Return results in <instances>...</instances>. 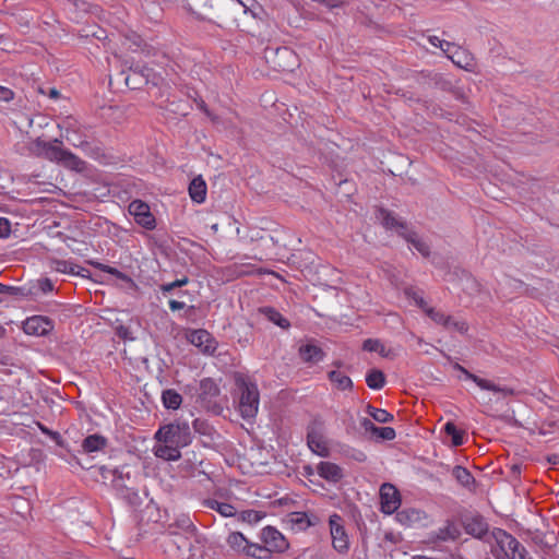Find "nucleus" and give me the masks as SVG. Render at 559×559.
<instances>
[{
  "label": "nucleus",
  "mask_w": 559,
  "mask_h": 559,
  "mask_svg": "<svg viewBox=\"0 0 559 559\" xmlns=\"http://www.w3.org/2000/svg\"><path fill=\"white\" fill-rule=\"evenodd\" d=\"M29 153L36 157L62 164L73 170H81L84 162L71 151L47 143V141L37 138L29 145Z\"/></svg>",
  "instance_id": "f257e3e1"
},
{
  "label": "nucleus",
  "mask_w": 559,
  "mask_h": 559,
  "mask_svg": "<svg viewBox=\"0 0 559 559\" xmlns=\"http://www.w3.org/2000/svg\"><path fill=\"white\" fill-rule=\"evenodd\" d=\"M239 392V412L242 418H253L259 408L260 395L258 386L247 377L237 376L235 380Z\"/></svg>",
  "instance_id": "f03ea898"
},
{
  "label": "nucleus",
  "mask_w": 559,
  "mask_h": 559,
  "mask_svg": "<svg viewBox=\"0 0 559 559\" xmlns=\"http://www.w3.org/2000/svg\"><path fill=\"white\" fill-rule=\"evenodd\" d=\"M155 439L163 443H174L185 448L192 441V433L189 421L178 418L175 421L162 426L155 433Z\"/></svg>",
  "instance_id": "7ed1b4c3"
},
{
  "label": "nucleus",
  "mask_w": 559,
  "mask_h": 559,
  "mask_svg": "<svg viewBox=\"0 0 559 559\" xmlns=\"http://www.w3.org/2000/svg\"><path fill=\"white\" fill-rule=\"evenodd\" d=\"M307 443L309 449L319 456L326 457L330 455L325 424L320 417H316L309 423L307 427Z\"/></svg>",
  "instance_id": "20e7f679"
},
{
  "label": "nucleus",
  "mask_w": 559,
  "mask_h": 559,
  "mask_svg": "<svg viewBox=\"0 0 559 559\" xmlns=\"http://www.w3.org/2000/svg\"><path fill=\"white\" fill-rule=\"evenodd\" d=\"M105 471L112 474V487L121 499H123L131 507H139L142 503V498L140 497L139 492L126 484L122 469H104L102 474L106 478Z\"/></svg>",
  "instance_id": "39448f33"
},
{
  "label": "nucleus",
  "mask_w": 559,
  "mask_h": 559,
  "mask_svg": "<svg viewBox=\"0 0 559 559\" xmlns=\"http://www.w3.org/2000/svg\"><path fill=\"white\" fill-rule=\"evenodd\" d=\"M185 8L198 20L214 22L223 15L222 9L215 7L214 0H183Z\"/></svg>",
  "instance_id": "423d86ee"
},
{
  "label": "nucleus",
  "mask_w": 559,
  "mask_h": 559,
  "mask_svg": "<svg viewBox=\"0 0 559 559\" xmlns=\"http://www.w3.org/2000/svg\"><path fill=\"white\" fill-rule=\"evenodd\" d=\"M221 390L216 381L212 378H204L199 383L198 399L206 409L218 413L222 406L217 403Z\"/></svg>",
  "instance_id": "0eeeda50"
},
{
  "label": "nucleus",
  "mask_w": 559,
  "mask_h": 559,
  "mask_svg": "<svg viewBox=\"0 0 559 559\" xmlns=\"http://www.w3.org/2000/svg\"><path fill=\"white\" fill-rule=\"evenodd\" d=\"M329 525L333 548L341 555L347 554L349 550V539L343 525L342 516L333 513L329 518Z\"/></svg>",
  "instance_id": "6e6552de"
},
{
  "label": "nucleus",
  "mask_w": 559,
  "mask_h": 559,
  "mask_svg": "<svg viewBox=\"0 0 559 559\" xmlns=\"http://www.w3.org/2000/svg\"><path fill=\"white\" fill-rule=\"evenodd\" d=\"M152 74L153 69L146 66L131 64L128 71H121L119 75L130 90H139L150 82Z\"/></svg>",
  "instance_id": "1a4fd4ad"
},
{
  "label": "nucleus",
  "mask_w": 559,
  "mask_h": 559,
  "mask_svg": "<svg viewBox=\"0 0 559 559\" xmlns=\"http://www.w3.org/2000/svg\"><path fill=\"white\" fill-rule=\"evenodd\" d=\"M260 538L270 557L272 552H284L289 546L284 535L273 526H265Z\"/></svg>",
  "instance_id": "9d476101"
},
{
  "label": "nucleus",
  "mask_w": 559,
  "mask_h": 559,
  "mask_svg": "<svg viewBox=\"0 0 559 559\" xmlns=\"http://www.w3.org/2000/svg\"><path fill=\"white\" fill-rule=\"evenodd\" d=\"M272 56H267L273 64V68L278 71H293L298 64L296 53L288 47H280L271 51Z\"/></svg>",
  "instance_id": "9b49d317"
},
{
  "label": "nucleus",
  "mask_w": 559,
  "mask_h": 559,
  "mask_svg": "<svg viewBox=\"0 0 559 559\" xmlns=\"http://www.w3.org/2000/svg\"><path fill=\"white\" fill-rule=\"evenodd\" d=\"M129 213L134 217V221L145 229L153 230L156 227L155 217L145 202L133 200L129 204Z\"/></svg>",
  "instance_id": "f8f14e48"
},
{
  "label": "nucleus",
  "mask_w": 559,
  "mask_h": 559,
  "mask_svg": "<svg viewBox=\"0 0 559 559\" xmlns=\"http://www.w3.org/2000/svg\"><path fill=\"white\" fill-rule=\"evenodd\" d=\"M55 328L53 321L45 316H32L22 325L23 331L28 335L46 336Z\"/></svg>",
  "instance_id": "ddd939ff"
},
{
  "label": "nucleus",
  "mask_w": 559,
  "mask_h": 559,
  "mask_svg": "<svg viewBox=\"0 0 559 559\" xmlns=\"http://www.w3.org/2000/svg\"><path fill=\"white\" fill-rule=\"evenodd\" d=\"M380 501L381 511L385 514H393L401 506V493L394 485L384 483L380 487Z\"/></svg>",
  "instance_id": "4468645a"
},
{
  "label": "nucleus",
  "mask_w": 559,
  "mask_h": 559,
  "mask_svg": "<svg viewBox=\"0 0 559 559\" xmlns=\"http://www.w3.org/2000/svg\"><path fill=\"white\" fill-rule=\"evenodd\" d=\"M453 368L455 370L461 371L466 379L472 380L475 382L481 390L492 391L496 393H501L503 396H510L514 394V390L507 386H499L495 384L493 382L483 379L472 372H469L466 368L461 366L460 364H454Z\"/></svg>",
  "instance_id": "2eb2a0df"
},
{
  "label": "nucleus",
  "mask_w": 559,
  "mask_h": 559,
  "mask_svg": "<svg viewBox=\"0 0 559 559\" xmlns=\"http://www.w3.org/2000/svg\"><path fill=\"white\" fill-rule=\"evenodd\" d=\"M189 342L199 347L202 353L212 355L217 348V343L212 335L203 329L193 330L188 336Z\"/></svg>",
  "instance_id": "dca6fc26"
},
{
  "label": "nucleus",
  "mask_w": 559,
  "mask_h": 559,
  "mask_svg": "<svg viewBox=\"0 0 559 559\" xmlns=\"http://www.w3.org/2000/svg\"><path fill=\"white\" fill-rule=\"evenodd\" d=\"M298 355L305 364L314 365L323 360L325 353L316 342L309 341L299 346Z\"/></svg>",
  "instance_id": "f3484780"
},
{
  "label": "nucleus",
  "mask_w": 559,
  "mask_h": 559,
  "mask_svg": "<svg viewBox=\"0 0 559 559\" xmlns=\"http://www.w3.org/2000/svg\"><path fill=\"white\" fill-rule=\"evenodd\" d=\"M463 526L466 534L479 539L488 533V524L479 514L465 516L463 520Z\"/></svg>",
  "instance_id": "a211bd4d"
},
{
  "label": "nucleus",
  "mask_w": 559,
  "mask_h": 559,
  "mask_svg": "<svg viewBox=\"0 0 559 559\" xmlns=\"http://www.w3.org/2000/svg\"><path fill=\"white\" fill-rule=\"evenodd\" d=\"M381 224L389 230H395L399 236H401V231H408V227L406 222L397 218L393 212L386 210V209H379L378 216Z\"/></svg>",
  "instance_id": "6ab92c4d"
},
{
  "label": "nucleus",
  "mask_w": 559,
  "mask_h": 559,
  "mask_svg": "<svg viewBox=\"0 0 559 559\" xmlns=\"http://www.w3.org/2000/svg\"><path fill=\"white\" fill-rule=\"evenodd\" d=\"M492 537L498 546L508 550L512 556H515L516 551H520V542L507 531L502 528H495Z\"/></svg>",
  "instance_id": "aec40b11"
},
{
  "label": "nucleus",
  "mask_w": 559,
  "mask_h": 559,
  "mask_svg": "<svg viewBox=\"0 0 559 559\" xmlns=\"http://www.w3.org/2000/svg\"><path fill=\"white\" fill-rule=\"evenodd\" d=\"M360 426L366 432H369L377 440L391 441L395 438L396 433L392 427H378L369 418H362Z\"/></svg>",
  "instance_id": "412c9836"
},
{
  "label": "nucleus",
  "mask_w": 559,
  "mask_h": 559,
  "mask_svg": "<svg viewBox=\"0 0 559 559\" xmlns=\"http://www.w3.org/2000/svg\"><path fill=\"white\" fill-rule=\"evenodd\" d=\"M317 473L330 483H337L343 478V469L332 462H320L317 465Z\"/></svg>",
  "instance_id": "4be33fe9"
},
{
  "label": "nucleus",
  "mask_w": 559,
  "mask_h": 559,
  "mask_svg": "<svg viewBox=\"0 0 559 559\" xmlns=\"http://www.w3.org/2000/svg\"><path fill=\"white\" fill-rule=\"evenodd\" d=\"M108 440L98 433L90 435L82 441V450L85 454L104 451Z\"/></svg>",
  "instance_id": "5701e85b"
},
{
  "label": "nucleus",
  "mask_w": 559,
  "mask_h": 559,
  "mask_svg": "<svg viewBox=\"0 0 559 559\" xmlns=\"http://www.w3.org/2000/svg\"><path fill=\"white\" fill-rule=\"evenodd\" d=\"M401 237L411 243L424 258L430 255V246L423 240L416 231H401Z\"/></svg>",
  "instance_id": "b1692460"
},
{
  "label": "nucleus",
  "mask_w": 559,
  "mask_h": 559,
  "mask_svg": "<svg viewBox=\"0 0 559 559\" xmlns=\"http://www.w3.org/2000/svg\"><path fill=\"white\" fill-rule=\"evenodd\" d=\"M319 519L314 514H308L306 512H293L289 514V522L294 527L298 530H306L318 523Z\"/></svg>",
  "instance_id": "393cba45"
},
{
  "label": "nucleus",
  "mask_w": 559,
  "mask_h": 559,
  "mask_svg": "<svg viewBox=\"0 0 559 559\" xmlns=\"http://www.w3.org/2000/svg\"><path fill=\"white\" fill-rule=\"evenodd\" d=\"M189 194L192 201L203 203L206 198V183L202 176L194 177L189 185Z\"/></svg>",
  "instance_id": "a878e982"
},
{
  "label": "nucleus",
  "mask_w": 559,
  "mask_h": 559,
  "mask_svg": "<svg viewBox=\"0 0 559 559\" xmlns=\"http://www.w3.org/2000/svg\"><path fill=\"white\" fill-rule=\"evenodd\" d=\"M328 379L332 385L338 391L353 390L352 379L340 370H331L328 372Z\"/></svg>",
  "instance_id": "bb28decb"
},
{
  "label": "nucleus",
  "mask_w": 559,
  "mask_h": 559,
  "mask_svg": "<svg viewBox=\"0 0 559 559\" xmlns=\"http://www.w3.org/2000/svg\"><path fill=\"white\" fill-rule=\"evenodd\" d=\"M259 312L263 314L269 321L273 322L275 325L282 328L283 330L290 328L289 320L282 316V313L273 307H261L259 308Z\"/></svg>",
  "instance_id": "cd10ccee"
},
{
  "label": "nucleus",
  "mask_w": 559,
  "mask_h": 559,
  "mask_svg": "<svg viewBox=\"0 0 559 559\" xmlns=\"http://www.w3.org/2000/svg\"><path fill=\"white\" fill-rule=\"evenodd\" d=\"M180 449L174 443H164L155 448V455L166 461H178L181 457Z\"/></svg>",
  "instance_id": "c85d7f7f"
},
{
  "label": "nucleus",
  "mask_w": 559,
  "mask_h": 559,
  "mask_svg": "<svg viewBox=\"0 0 559 559\" xmlns=\"http://www.w3.org/2000/svg\"><path fill=\"white\" fill-rule=\"evenodd\" d=\"M162 402L167 409H178L182 403V396L174 389L162 392Z\"/></svg>",
  "instance_id": "c756f323"
},
{
  "label": "nucleus",
  "mask_w": 559,
  "mask_h": 559,
  "mask_svg": "<svg viewBox=\"0 0 559 559\" xmlns=\"http://www.w3.org/2000/svg\"><path fill=\"white\" fill-rule=\"evenodd\" d=\"M205 506L212 510L217 511L222 516L230 518L237 514L236 508L227 502H219L215 499H209L205 501Z\"/></svg>",
  "instance_id": "7c9ffc66"
},
{
  "label": "nucleus",
  "mask_w": 559,
  "mask_h": 559,
  "mask_svg": "<svg viewBox=\"0 0 559 559\" xmlns=\"http://www.w3.org/2000/svg\"><path fill=\"white\" fill-rule=\"evenodd\" d=\"M227 545L235 551L239 552V554H243L247 545H248V539L245 537V535L240 532H231L227 539Z\"/></svg>",
  "instance_id": "2f4dec72"
},
{
  "label": "nucleus",
  "mask_w": 559,
  "mask_h": 559,
  "mask_svg": "<svg viewBox=\"0 0 559 559\" xmlns=\"http://www.w3.org/2000/svg\"><path fill=\"white\" fill-rule=\"evenodd\" d=\"M444 432L451 437L452 445L460 447L464 443L465 431L459 429L454 423L448 421L443 427Z\"/></svg>",
  "instance_id": "473e14b6"
},
{
  "label": "nucleus",
  "mask_w": 559,
  "mask_h": 559,
  "mask_svg": "<svg viewBox=\"0 0 559 559\" xmlns=\"http://www.w3.org/2000/svg\"><path fill=\"white\" fill-rule=\"evenodd\" d=\"M366 383L372 390H380L385 384V376L381 370L372 369L366 376Z\"/></svg>",
  "instance_id": "72a5a7b5"
},
{
  "label": "nucleus",
  "mask_w": 559,
  "mask_h": 559,
  "mask_svg": "<svg viewBox=\"0 0 559 559\" xmlns=\"http://www.w3.org/2000/svg\"><path fill=\"white\" fill-rule=\"evenodd\" d=\"M452 475L464 487H468L469 485L474 484V481H475V478L471 474V472L461 465H456L453 467Z\"/></svg>",
  "instance_id": "f704fd0d"
},
{
  "label": "nucleus",
  "mask_w": 559,
  "mask_h": 559,
  "mask_svg": "<svg viewBox=\"0 0 559 559\" xmlns=\"http://www.w3.org/2000/svg\"><path fill=\"white\" fill-rule=\"evenodd\" d=\"M52 267L57 272L60 273H70V274H81L80 271H84L83 267H80L76 264H73L72 262L66 261V260H52Z\"/></svg>",
  "instance_id": "c9c22d12"
},
{
  "label": "nucleus",
  "mask_w": 559,
  "mask_h": 559,
  "mask_svg": "<svg viewBox=\"0 0 559 559\" xmlns=\"http://www.w3.org/2000/svg\"><path fill=\"white\" fill-rule=\"evenodd\" d=\"M90 265L94 266L95 269L97 270H100L103 272H106L110 275H114L115 277H117L118 280H121L123 282H131V278L129 275L122 273L121 271H119L118 269L116 267H112L110 265H106V264H103L100 262H97V261H88L87 262Z\"/></svg>",
  "instance_id": "e433bc0d"
},
{
  "label": "nucleus",
  "mask_w": 559,
  "mask_h": 559,
  "mask_svg": "<svg viewBox=\"0 0 559 559\" xmlns=\"http://www.w3.org/2000/svg\"><path fill=\"white\" fill-rule=\"evenodd\" d=\"M245 556L252 557L255 559H269V552L265 550L264 545L248 542V545L243 551Z\"/></svg>",
  "instance_id": "4c0bfd02"
},
{
  "label": "nucleus",
  "mask_w": 559,
  "mask_h": 559,
  "mask_svg": "<svg viewBox=\"0 0 559 559\" xmlns=\"http://www.w3.org/2000/svg\"><path fill=\"white\" fill-rule=\"evenodd\" d=\"M426 313L428 317L436 322L437 324H441L444 328H450L452 323V317L447 316L441 311L435 310L433 308L426 309Z\"/></svg>",
  "instance_id": "58836bf2"
},
{
  "label": "nucleus",
  "mask_w": 559,
  "mask_h": 559,
  "mask_svg": "<svg viewBox=\"0 0 559 559\" xmlns=\"http://www.w3.org/2000/svg\"><path fill=\"white\" fill-rule=\"evenodd\" d=\"M193 429L199 435L207 437L210 440H213L214 428L204 419L197 418L192 421Z\"/></svg>",
  "instance_id": "ea45409f"
},
{
  "label": "nucleus",
  "mask_w": 559,
  "mask_h": 559,
  "mask_svg": "<svg viewBox=\"0 0 559 559\" xmlns=\"http://www.w3.org/2000/svg\"><path fill=\"white\" fill-rule=\"evenodd\" d=\"M0 294H8L15 297H28L33 293L31 289H27L25 287H15V286H8L0 283Z\"/></svg>",
  "instance_id": "a19ab883"
},
{
  "label": "nucleus",
  "mask_w": 559,
  "mask_h": 559,
  "mask_svg": "<svg viewBox=\"0 0 559 559\" xmlns=\"http://www.w3.org/2000/svg\"><path fill=\"white\" fill-rule=\"evenodd\" d=\"M264 516L265 514L263 512L255 510H246L239 514V520L245 523L253 525L260 522Z\"/></svg>",
  "instance_id": "79ce46f5"
},
{
  "label": "nucleus",
  "mask_w": 559,
  "mask_h": 559,
  "mask_svg": "<svg viewBox=\"0 0 559 559\" xmlns=\"http://www.w3.org/2000/svg\"><path fill=\"white\" fill-rule=\"evenodd\" d=\"M396 519L401 523H403L405 525H409L414 521L419 520V512L415 509L402 510V511L397 512Z\"/></svg>",
  "instance_id": "37998d69"
},
{
  "label": "nucleus",
  "mask_w": 559,
  "mask_h": 559,
  "mask_svg": "<svg viewBox=\"0 0 559 559\" xmlns=\"http://www.w3.org/2000/svg\"><path fill=\"white\" fill-rule=\"evenodd\" d=\"M428 41L432 46L439 47L444 53H449L451 49L455 48V44L440 39L438 36H429Z\"/></svg>",
  "instance_id": "c03bdc74"
},
{
  "label": "nucleus",
  "mask_w": 559,
  "mask_h": 559,
  "mask_svg": "<svg viewBox=\"0 0 559 559\" xmlns=\"http://www.w3.org/2000/svg\"><path fill=\"white\" fill-rule=\"evenodd\" d=\"M362 349L367 352H377L383 354L384 346L379 340L367 338L362 343Z\"/></svg>",
  "instance_id": "a18cd8bd"
},
{
  "label": "nucleus",
  "mask_w": 559,
  "mask_h": 559,
  "mask_svg": "<svg viewBox=\"0 0 559 559\" xmlns=\"http://www.w3.org/2000/svg\"><path fill=\"white\" fill-rule=\"evenodd\" d=\"M189 283V278L187 276H183L181 278H178L171 283L163 284L160 285V290L163 294L170 293L175 288L182 287Z\"/></svg>",
  "instance_id": "49530a36"
},
{
  "label": "nucleus",
  "mask_w": 559,
  "mask_h": 559,
  "mask_svg": "<svg viewBox=\"0 0 559 559\" xmlns=\"http://www.w3.org/2000/svg\"><path fill=\"white\" fill-rule=\"evenodd\" d=\"M393 418V415L385 409L379 408L378 412H374V420L378 423H391Z\"/></svg>",
  "instance_id": "de8ad7c7"
},
{
  "label": "nucleus",
  "mask_w": 559,
  "mask_h": 559,
  "mask_svg": "<svg viewBox=\"0 0 559 559\" xmlns=\"http://www.w3.org/2000/svg\"><path fill=\"white\" fill-rule=\"evenodd\" d=\"M491 552L496 559H514V556L498 545L491 549Z\"/></svg>",
  "instance_id": "09e8293b"
},
{
  "label": "nucleus",
  "mask_w": 559,
  "mask_h": 559,
  "mask_svg": "<svg viewBox=\"0 0 559 559\" xmlns=\"http://www.w3.org/2000/svg\"><path fill=\"white\" fill-rule=\"evenodd\" d=\"M37 287L41 293L47 294L53 290V283L47 277L40 278L37 281Z\"/></svg>",
  "instance_id": "8fccbe9b"
},
{
  "label": "nucleus",
  "mask_w": 559,
  "mask_h": 559,
  "mask_svg": "<svg viewBox=\"0 0 559 559\" xmlns=\"http://www.w3.org/2000/svg\"><path fill=\"white\" fill-rule=\"evenodd\" d=\"M11 233V223L5 217H0V238L9 237Z\"/></svg>",
  "instance_id": "3c124183"
},
{
  "label": "nucleus",
  "mask_w": 559,
  "mask_h": 559,
  "mask_svg": "<svg viewBox=\"0 0 559 559\" xmlns=\"http://www.w3.org/2000/svg\"><path fill=\"white\" fill-rule=\"evenodd\" d=\"M445 55L448 56L449 59H451L453 61V63H455L459 67H463L462 58H460V55H461L460 47H457L455 45V48L451 49V52L445 53Z\"/></svg>",
  "instance_id": "603ef678"
},
{
  "label": "nucleus",
  "mask_w": 559,
  "mask_h": 559,
  "mask_svg": "<svg viewBox=\"0 0 559 559\" xmlns=\"http://www.w3.org/2000/svg\"><path fill=\"white\" fill-rule=\"evenodd\" d=\"M383 540L395 545L402 540V537L400 534H396L394 532H385Z\"/></svg>",
  "instance_id": "864d4df0"
},
{
  "label": "nucleus",
  "mask_w": 559,
  "mask_h": 559,
  "mask_svg": "<svg viewBox=\"0 0 559 559\" xmlns=\"http://www.w3.org/2000/svg\"><path fill=\"white\" fill-rule=\"evenodd\" d=\"M13 97H14V93L10 88L0 86V99L1 100L10 102L11 99H13Z\"/></svg>",
  "instance_id": "5fc2aeb1"
},
{
  "label": "nucleus",
  "mask_w": 559,
  "mask_h": 559,
  "mask_svg": "<svg viewBox=\"0 0 559 559\" xmlns=\"http://www.w3.org/2000/svg\"><path fill=\"white\" fill-rule=\"evenodd\" d=\"M449 329H453L461 333H465L467 331V324L464 321H456L452 318V323Z\"/></svg>",
  "instance_id": "6e6d98bb"
},
{
  "label": "nucleus",
  "mask_w": 559,
  "mask_h": 559,
  "mask_svg": "<svg viewBox=\"0 0 559 559\" xmlns=\"http://www.w3.org/2000/svg\"><path fill=\"white\" fill-rule=\"evenodd\" d=\"M168 305H169V308L171 311L181 310L186 307L185 302L176 300V299H170Z\"/></svg>",
  "instance_id": "4d7b16f0"
},
{
  "label": "nucleus",
  "mask_w": 559,
  "mask_h": 559,
  "mask_svg": "<svg viewBox=\"0 0 559 559\" xmlns=\"http://www.w3.org/2000/svg\"><path fill=\"white\" fill-rule=\"evenodd\" d=\"M128 40H130V45H129V48H132V46H135L136 48H139L142 44V38L136 35V34H132L130 37H127Z\"/></svg>",
  "instance_id": "13d9d810"
},
{
  "label": "nucleus",
  "mask_w": 559,
  "mask_h": 559,
  "mask_svg": "<svg viewBox=\"0 0 559 559\" xmlns=\"http://www.w3.org/2000/svg\"><path fill=\"white\" fill-rule=\"evenodd\" d=\"M353 457L358 462H365L367 460V456L362 451H356Z\"/></svg>",
  "instance_id": "bf43d9fd"
},
{
  "label": "nucleus",
  "mask_w": 559,
  "mask_h": 559,
  "mask_svg": "<svg viewBox=\"0 0 559 559\" xmlns=\"http://www.w3.org/2000/svg\"><path fill=\"white\" fill-rule=\"evenodd\" d=\"M199 108L209 117H211L213 120H214V117H212L207 106L205 105V103L202 100L200 104H199Z\"/></svg>",
  "instance_id": "052dcab7"
},
{
  "label": "nucleus",
  "mask_w": 559,
  "mask_h": 559,
  "mask_svg": "<svg viewBox=\"0 0 559 559\" xmlns=\"http://www.w3.org/2000/svg\"><path fill=\"white\" fill-rule=\"evenodd\" d=\"M379 408L368 404L366 407L367 414L374 419V412H378Z\"/></svg>",
  "instance_id": "680f3d73"
},
{
  "label": "nucleus",
  "mask_w": 559,
  "mask_h": 559,
  "mask_svg": "<svg viewBox=\"0 0 559 559\" xmlns=\"http://www.w3.org/2000/svg\"><path fill=\"white\" fill-rule=\"evenodd\" d=\"M48 95L50 98L57 99L60 97V92L58 90H56L55 87H51V88H49Z\"/></svg>",
  "instance_id": "e2e57ef3"
},
{
  "label": "nucleus",
  "mask_w": 559,
  "mask_h": 559,
  "mask_svg": "<svg viewBox=\"0 0 559 559\" xmlns=\"http://www.w3.org/2000/svg\"><path fill=\"white\" fill-rule=\"evenodd\" d=\"M548 462L556 465L559 464V455L558 454H551L548 456Z\"/></svg>",
  "instance_id": "0e129e2a"
},
{
  "label": "nucleus",
  "mask_w": 559,
  "mask_h": 559,
  "mask_svg": "<svg viewBox=\"0 0 559 559\" xmlns=\"http://www.w3.org/2000/svg\"><path fill=\"white\" fill-rule=\"evenodd\" d=\"M511 472L514 476H519L521 474V465H519V464L512 465Z\"/></svg>",
  "instance_id": "69168bd1"
},
{
  "label": "nucleus",
  "mask_w": 559,
  "mask_h": 559,
  "mask_svg": "<svg viewBox=\"0 0 559 559\" xmlns=\"http://www.w3.org/2000/svg\"><path fill=\"white\" fill-rule=\"evenodd\" d=\"M519 554L520 559H526L527 551L524 546L521 545L520 551H516Z\"/></svg>",
  "instance_id": "338daca9"
},
{
  "label": "nucleus",
  "mask_w": 559,
  "mask_h": 559,
  "mask_svg": "<svg viewBox=\"0 0 559 559\" xmlns=\"http://www.w3.org/2000/svg\"><path fill=\"white\" fill-rule=\"evenodd\" d=\"M332 366L335 368L334 370H340L342 367L345 366V364L342 360H334L332 362Z\"/></svg>",
  "instance_id": "774afa93"
}]
</instances>
